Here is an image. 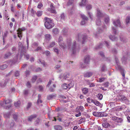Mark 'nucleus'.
<instances>
[{
	"instance_id": "obj_1",
	"label": "nucleus",
	"mask_w": 130,
	"mask_h": 130,
	"mask_svg": "<svg viewBox=\"0 0 130 130\" xmlns=\"http://www.w3.org/2000/svg\"><path fill=\"white\" fill-rule=\"evenodd\" d=\"M71 39L69 38L67 39V46L69 49L72 52L73 54H74L78 52L79 48L78 46H76V41H74L73 43L71 42Z\"/></svg>"
},
{
	"instance_id": "obj_6",
	"label": "nucleus",
	"mask_w": 130,
	"mask_h": 130,
	"mask_svg": "<svg viewBox=\"0 0 130 130\" xmlns=\"http://www.w3.org/2000/svg\"><path fill=\"white\" fill-rule=\"evenodd\" d=\"M117 97L119 100L120 101H123L126 103H128V99L124 95L122 94H119L118 95Z\"/></svg>"
},
{
	"instance_id": "obj_31",
	"label": "nucleus",
	"mask_w": 130,
	"mask_h": 130,
	"mask_svg": "<svg viewBox=\"0 0 130 130\" xmlns=\"http://www.w3.org/2000/svg\"><path fill=\"white\" fill-rule=\"evenodd\" d=\"M81 17L83 19V20H86L87 21L88 20V19L87 17L84 14H81Z\"/></svg>"
},
{
	"instance_id": "obj_60",
	"label": "nucleus",
	"mask_w": 130,
	"mask_h": 130,
	"mask_svg": "<svg viewBox=\"0 0 130 130\" xmlns=\"http://www.w3.org/2000/svg\"><path fill=\"white\" fill-rule=\"evenodd\" d=\"M43 5L41 4V3H40L38 4L37 7L39 8H40Z\"/></svg>"
},
{
	"instance_id": "obj_40",
	"label": "nucleus",
	"mask_w": 130,
	"mask_h": 130,
	"mask_svg": "<svg viewBox=\"0 0 130 130\" xmlns=\"http://www.w3.org/2000/svg\"><path fill=\"white\" fill-rule=\"evenodd\" d=\"M7 67V66L6 64H4L0 66V69L2 70H4Z\"/></svg>"
},
{
	"instance_id": "obj_4",
	"label": "nucleus",
	"mask_w": 130,
	"mask_h": 130,
	"mask_svg": "<svg viewBox=\"0 0 130 130\" xmlns=\"http://www.w3.org/2000/svg\"><path fill=\"white\" fill-rule=\"evenodd\" d=\"M115 59L117 64V66L116 67V68L120 71L122 76L125 77V74L124 73V70L120 66L119 64V61L117 58H116Z\"/></svg>"
},
{
	"instance_id": "obj_63",
	"label": "nucleus",
	"mask_w": 130,
	"mask_h": 130,
	"mask_svg": "<svg viewBox=\"0 0 130 130\" xmlns=\"http://www.w3.org/2000/svg\"><path fill=\"white\" fill-rule=\"evenodd\" d=\"M73 86V84L71 83H70L68 84V88L69 89H70V88L72 87Z\"/></svg>"
},
{
	"instance_id": "obj_35",
	"label": "nucleus",
	"mask_w": 130,
	"mask_h": 130,
	"mask_svg": "<svg viewBox=\"0 0 130 130\" xmlns=\"http://www.w3.org/2000/svg\"><path fill=\"white\" fill-rule=\"evenodd\" d=\"M62 88L64 89H67L68 88V85L66 84H64L62 86Z\"/></svg>"
},
{
	"instance_id": "obj_3",
	"label": "nucleus",
	"mask_w": 130,
	"mask_h": 130,
	"mask_svg": "<svg viewBox=\"0 0 130 130\" xmlns=\"http://www.w3.org/2000/svg\"><path fill=\"white\" fill-rule=\"evenodd\" d=\"M97 16L98 18L104 17V21L106 24H108L110 21L109 18L108 16L105 14L102 13L100 10L98 9H97Z\"/></svg>"
},
{
	"instance_id": "obj_41",
	"label": "nucleus",
	"mask_w": 130,
	"mask_h": 130,
	"mask_svg": "<svg viewBox=\"0 0 130 130\" xmlns=\"http://www.w3.org/2000/svg\"><path fill=\"white\" fill-rule=\"evenodd\" d=\"M96 23L97 25L99 26L101 24V22L100 20L99 19H97L96 21Z\"/></svg>"
},
{
	"instance_id": "obj_29",
	"label": "nucleus",
	"mask_w": 130,
	"mask_h": 130,
	"mask_svg": "<svg viewBox=\"0 0 130 130\" xmlns=\"http://www.w3.org/2000/svg\"><path fill=\"white\" fill-rule=\"evenodd\" d=\"M130 16H128L125 19V22L126 24L128 25L130 23Z\"/></svg>"
},
{
	"instance_id": "obj_56",
	"label": "nucleus",
	"mask_w": 130,
	"mask_h": 130,
	"mask_svg": "<svg viewBox=\"0 0 130 130\" xmlns=\"http://www.w3.org/2000/svg\"><path fill=\"white\" fill-rule=\"evenodd\" d=\"M107 122V119L106 118H103V119L102 124H104V123Z\"/></svg>"
},
{
	"instance_id": "obj_20",
	"label": "nucleus",
	"mask_w": 130,
	"mask_h": 130,
	"mask_svg": "<svg viewBox=\"0 0 130 130\" xmlns=\"http://www.w3.org/2000/svg\"><path fill=\"white\" fill-rule=\"evenodd\" d=\"M12 54V53L10 52H8L6 53L5 55L4 58L5 59L8 58Z\"/></svg>"
},
{
	"instance_id": "obj_14",
	"label": "nucleus",
	"mask_w": 130,
	"mask_h": 130,
	"mask_svg": "<svg viewBox=\"0 0 130 130\" xmlns=\"http://www.w3.org/2000/svg\"><path fill=\"white\" fill-rule=\"evenodd\" d=\"M80 110L81 112L83 111L84 110V107L82 106H80L77 107L76 110V112L78 113Z\"/></svg>"
},
{
	"instance_id": "obj_34",
	"label": "nucleus",
	"mask_w": 130,
	"mask_h": 130,
	"mask_svg": "<svg viewBox=\"0 0 130 130\" xmlns=\"http://www.w3.org/2000/svg\"><path fill=\"white\" fill-rule=\"evenodd\" d=\"M101 70L102 71H105L106 70V66L104 65H103L101 68Z\"/></svg>"
},
{
	"instance_id": "obj_47",
	"label": "nucleus",
	"mask_w": 130,
	"mask_h": 130,
	"mask_svg": "<svg viewBox=\"0 0 130 130\" xmlns=\"http://www.w3.org/2000/svg\"><path fill=\"white\" fill-rule=\"evenodd\" d=\"M10 115V114L9 113H4V116L5 118H8Z\"/></svg>"
},
{
	"instance_id": "obj_51",
	"label": "nucleus",
	"mask_w": 130,
	"mask_h": 130,
	"mask_svg": "<svg viewBox=\"0 0 130 130\" xmlns=\"http://www.w3.org/2000/svg\"><path fill=\"white\" fill-rule=\"evenodd\" d=\"M62 110V108H61L57 107L56 108V110L57 112H58Z\"/></svg>"
},
{
	"instance_id": "obj_15",
	"label": "nucleus",
	"mask_w": 130,
	"mask_h": 130,
	"mask_svg": "<svg viewBox=\"0 0 130 130\" xmlns=\"http://www.w3.org/2000/svg\"><path fill=\"white\" fill-rule=\"evenodd\" d=\"M37 117V116L36 115H31L30 116L28 117V121H31L32 120H33L34 118H35Z\"/></svg>"
},
{
	"instance_id": "obj_54",
	"label": "nucleus",
	"mask_w": 130,
	"mask_h": 130,
	"mask_svg": "<svg viewBox=\"0 0 130 130\" xmlns=\"http://www.w3.org/2000/svg\"><path fill=\"white\" fill-rule=\"evenodd\" d=\"M32 104L30 102H29L28 103L27 106V109H29L31 106Z\"/></svg>"
},
{
	"instance_id": "obj_36",
	"label": "nucleus",
	"mask_w": 130,
	"mask_h": 130,
	"mask_svg": "<svg viewBox=\"0 0 130 130\" xmlns=\"http://www.w3.org/2000/svg\"><path fill=\"white\" fill-rule=\"evenodd\" d=\"M42 54H45L47 56H48L50 54V52L48 51H42Z\"/></svg>"
},
{
	"instance_id": "obj_24",
	"label": "nucleus",
	"mask_w": 130,
	"mask_h": 130,
	"mask_svg": "<svg viewBox=\"0 0 130 130\" xmlns=\"http://www.w3.org/2000/svg\"><path fill=\"white\" fill-rule=\"evenodd\" d=\"M56 96L55 95H49L47 96V99L48 100H50L55 98Z\"/></svg>"
},
{
	"instance_id": "obj_45",
	"label": "nucleus",
	"mask_w": 130,
	"mask_h": 130,
	"mask_svg": "<svg viewBox=\"0 0 130 130\" xmlns=\"http://www.w3.org/2000/svg\"><path fill=\"white\" fill-rule=\"evenodd\" d=\"M37 78V76H33L32 78V81L33 83H34Z\"/></svg>"
},
{
	"instance_id": "obj_38",
	"label": "nucleus",
	"mask_w": 130,
	"mask_h": 130,
	"mask_svg": "<svg viewBox=\"0 0 130 130\" xmlns=\"http://www.w3.org/2000/svg\"><path fill=\"white\" fill-rule=\"evenodd\" d=\"M94 101V100H92L91 98H88L87 99V101L88 102L90 103H93V101Z\"/></svg>"
},
{
	"instance_id": "obj_53",
	"label": "nucleus",
	"mask_w": 130,
	"mask_h": 130,
	"mask_svg": "<svg viewBox=\"0 0 130 130\" xmlns=\"http://www.w3.org/2000/svg\"><path fill=\"white\" fill-rule=\"evenodd\" d=\"M74 0H69L68 1V5L71 4L73 2Z\"/></svg>"
},
{
	"instance_id": "obj_59",
	"label": "nucleus",
	"mask_w": 130,
	"mask_h": 130,
	"mask_svg": "<svg viewBox=\"0 0 130 130\" xmlns=\"http://www.w3.org/2000/svg\"><path fill=\"white\" fill-rule=\"evenodd\" d=\"M88 15H89L90 18L91 20H92L93 19V15L92 14V13L89 12H88Z\"/></svg>"
},
{
	"instance_id": "obj_37",
	"label": "nucleus",
	"mask_w": 130,
	"mask_h": 130,
	"mask_svg": "<svg viewBox=\"0 0 130 130\" xmlns=\"http://www.w3.org/2000/svg\"><path fill=\"white\" fill-rule=\"evenodd\" d=\"M55 44L56 43L55 42L53 41L50 43L49 47H53L55 45Z\"/></svg>"
},
{
	"instance_id": "obj_39",
	"label": "nucleus",
	"mask_w": 130,
	"mask_h": 130,
	"mask_svg": "<svg viewBox=\"0 0 130 130\" xmlns=\"http://www.w3.org/2000/svg\"><path fill=\"white\" fill-rule=\"evenodd\" d=\"M88 81V85H89V87H94L95 86V84L93 83H90L89 82V80Z\"/></svg>"
},
{
	"instance_id": "obj_26",
	"label": "nucleus",
	"mask_w": 130,
	"mask_h": 130,
	"mask_svg": "<svg viewBox=\"0 0 130 130\" xmlns=\"http://www.w3.org/2000/svg\"><path fill=\"white\" fill-rule=\"evenodd\" d=\"M53 34L57 35L59 33L58 30L57 28H54L52 30Z\"/></svg>"
},
{
	"instance_id": "obj_10",
	"label": "nucleus",
	"mask_w": 130,
	"mask_h": 130,
	"mask_svg": "<svg viewBox=\"0 0 130 130\" xmlns=\"http://www.w3.org/2000/svg\"><path fill=\"white\" fill-rule=\"evenodd\" d=\"M128 57V55L126 53L123 54V57L121 59V61L123 63H126Z\"/></svg>"
},
{
	"instance_id": "obj_11",
	"label": "nucleus",
	"mask_w": 130,
	"mask_h": 130,
	"mask_svg": "<svg viewBox=\"0 0 130 130\" xmlns=\"http://www.w3.org/2000/svg\"><path fill=\"white\" fill-rule=\"evenodd\" d=\"M113 21V24L116 26H118L119 27H121V23L120 20L119 19H117L116 21L112 19Z\"/></svg>"
},
{
	"instance_id": "obj_13",
	"label": "nucleus",
	"mask_w": 130,
	"mask_h": 130,
	"mask_svg": "<svg viewBox=\"0 0 130 130\" xmlns=\"http://www.w3.org/2000/svg\"><path fill=\"white\" fill-rule=\"evenodd\" d=\"M18 55L17 54L15 55L14 58H13V59L12 61H9V63L10 64H13L16 62L17 61L18 59Z\"/></svg>"
},
{
	"instance_id": "obj_32",
	"label": "nucleus",
	"mask_w": 130,
	"mask_h": 130,
	"mask_svg": "<svg viewBox=\"0 0 130 130\" xmlns=\"http://www.w3.org/2000/svg\"><path fill=\"white\" fill-rule=\"evenodd\" d=\"M36 14L38 17L40 16L42 14V11H39L36 13Z\"/></svg>"
},
{
	"instance_id": "obj_58",
	"label": "nucleus",
	"mask_w": 130,
	"mask_h": 130,
	"mask_svg": "<svg viewBox=\"0 0 130 130\" xmlns=\"http://www.w3.org/2000/svg\"><path fill=\"white\" fill-rule=\"evenodd\" d=\"M78 113H76L75 114V116L76 117H79L81 115V113L80 111H79V112Z\"/></svg>"
},
{
	"instance_id": "obj_21",
	"label": "nucleus",
	"mask_w": 130,
	"mask_h": 130,
	"mask_svg": "<svg viewBox=\"0 0 130 130\" xmlns=\"http://www.w3.org/2000/svg\"><path fill=\"white\" fill-rule=\"evenodd\" d=\"M87 2V0H82L81 2L79 3V5L81 6H84L86 4Z\"/></svg>"
},
{
	"instance_id": "obj_23",
	"label": "nucleus",
	"mask_w": 130,
	"mask_h": 130,
	"mask_svg": "<svg viewBox=\"0 0 130 130\" xmlns=\"http://www.w3.org/2000/svg\"><path fill=\"white\" fill-rule=\"evenodd\" d=\"M47 10L51 13L54 14H56L57 13L56 11L54 9V8H51V9L48 8Z\"/></svg>"
},
{
	"instance_id": "obj_64",
	"label": "nucleus",
	"mask_w": 130,
	"mask_h": 130,
	"mask_svg": "<svg viewBox=\"0 0 130 130\" xmlns=\"http://www.w3.org/2000/svg\"><path fill=\"white\" fill-rule=\"evenodd\" d=\"M60 67V66L59 65H56L55 67V68L56 70L59 69Z\"/></svg>"
},
{
	"instance_id": "obj_55",
	"label": "nucleus",
	"mask_w": 130,
	"mask_h": 130,
	"mask_svg": "<svg viewBox=\"0 0 130 130\" xmlns=\"http://www.w3.org/2000/svg\"><path fill=\"white\" fill-rule=\"evenodd\" d=\"M39 61L40 63L41 64H42V65L44 66H45V63L44 61H41L40 60H39Z\"/></svg>"
},
{
	"instance_id": "obj_18",
	"label": "nucleus",
	"mask_w": 130,
	"mask_h": 130,
	"mask_svg": "<svg viewBox=\"0 0 130 130\" xmlns=\"http://www.w3.org/2000/svg\"><path fill=\"white\" fill-rule=\"evenodd\" d=\"M54 128L55 130H62V126L59 125L54 126Z\"/></svg>"
},
{
	"instance_id": "obj_42",
	"label": "nucleus",
	"mask_w": 130,
	"mask_h": 130,
	"mask_svg": "<svg viewBox=\"0 0 130 130\" xmlns=\"http://www.w3.org/2000/svg\"><path fill=\"white\" fill-rule=\"evenodd\" d=\"M26 30V28L24 27H22L21 28H19L17 30V31L22 32V31H24Z\"/></svg>"
},
{
	"instance_id": "obj_46",
	"label": "nucleus",
	"mask_w": 130,
	"mask_h": 130,
	"mask_svg": "<svg viewBox=\"0 0 130 130\" xmlns=\"http://www.w3.org/2000/svg\"><path fill=\"white\" fill-rule=\"evenodd\" d=\"M92 6L91 5H88L86 6V9L87 10H90L92 8Z\"/></svg>"
},
{
	"instance_id": "obj_16",
	"label": "nucleus",
	"mask_w": 130,
	"mask_h": 130,
	"mask_svg": "<svg viewBox=\"0 0 130 130\" xmlns=\"http://www.w3.org/2000/svg\"><path fill=\"white\" fill-rule=\"evenodd\" d=\"M90 61V57L89 55L86 56L85 57L84 62L85 63H88Z\"/></svg>"
},
{
	"instance_id": "obj_9",
	"label": "nucleus",
	"mask_w": 130,
	"mask_h": 130,
	"mask_svg": "<svg viewBox=\"0 0 130 130\" xmlns=\"http://www.w3.org/2000/svg\"><path fill=\"white\" fill-rule=\"evenodd\" d=\"M24 47L22 46V49L21 51V55H24L26 57L27 59H28L29 57V55L26 54L25 51H24L23 49H24Z\"/></svg>"
},
{
	"instance_id": "obj_5",
	"label": "nucleus",
	"mask_w": 130,
	"mask_h": 130,
	"mask_svg": "<svg viewBox=\"0 0 130 130\" xmlns=\"http://www.w3.org/2000/svg\"><path fill=\"white\" fill-rule=\"evenodd\" d=\"M58 42L61 48L64 49L66 47V45L64 43L63 41V39L61 36H60L58 39Z\"/></svg>"
},
{
	"instance_id": "obj_50",
	"label": "nucleus",
	"mask_w": 130,
	"mask_h": 130,
	"mask_svg": "<svg viewBox=\"0 0 130 130\" xmlns=\"http://www.w3.org/2000/svg\"><path fill=\"white\" fill-rule=\"evenodd\" d=\"M87 37L86 36H84L83 37V40L82 42V43L83 44L84 43V42L86 40V39Z\"/></svg>"
},
{
	"instance_id": "obj_8",
	"label": "nucleus",
	"mask_w": 130,
	"mask_h": 130,
	"mask_svg": "<svg viewBox=\"0 0 130 130\" xmlns=\"http://www.w3.org/2000/svg\"><path fill=\"white\" fill-rule=\"evenodd\" d=\"M93 115L96 117H103L105 116L104 113L103 112H94L93 113Z\"/></svg>"
},
{
	"instance_id": "obj_7",
	"label": "nucleus",
	"mask_w": 130,
	"mask_h": 130,
	"mask_svg": "<svg viewBox=\"0 0 130 130\" xmlns=\"http://www.w3.org/2000/svg\"><path fill=\"white\" fill-rule=\"evenodd\" d=\"M11 101L9 100H6L3 104L2 105L5 108L7 109L9 108L11 106Z\"/></svg>"
},
{
	"instance_id": "obj_43",
	"label": "nucleus",
	"mask_w": 130,
	"mask_h": 130,
	"mask_svg": "<svg viewBox=\"0 0 130 130\" xmlns=\"http://www.w3.org/2000/svg\"><path fill=\"white\" fill-rule=\"evenodd\" d=\"M18 31V37H19L20 39H21V38H22V36L21 35V34H22V32H20V31Z\"/></svg>"
},
{
	"instance_id": "obj_48",
	"label": "nucleus",
	"mask_w": 130,
	"mask_h": 130,
	"mask_svg": "<svg viewBox=\"0 0 130 130\" xmlns=\"http://www.w3.org/2000/svg\"><path fill=\"white\" fill-rule=\"evenodd\" d=\"M20 104V101H18L15 103L14 105L15 107H18L19 106Z\"/></svg>"
},
{
	"instance_id": "obj_27",
	"label": "nucleus",
	"mask_w": 130,
	"mask_h": 130,
	"mask_svg": "<svg viewBox=\"0 0 130 130\" xmlns=\"http://www.w3.org/2000/svg\"><path fill=\"white\" fill-rule=\"evenodd\" d=\"M109 38L111 40L113 41H116L118 39L115 36H109Z\"/></svg>"
},
{
	"instance_id": "obj_30",
	"label": "nucleus",
	"mask_w": 130,
	"mask_h": 130,
	"mask_svg": "<svg viewBox=\"0 0 130 130\" xmlns=\"http://www.w3.org/2000/svg\"><path fill=\"white\" fill-rule=\"evenodd\" d=\"M123 118H118L117 122V123H122L123 122Z\"/></svg>"
},
{
	"instance_id": "obj_44",
	"label": "nucleus",
	"mask_w": 130,
	"mask_h": 130,
	"mask_svg": "<svg viewBox=\"0 0 130 130\" xmlns=\"http://www.w3.org/2000/svg\"><path fill=\"white\" fill-rule=\"evenodd\" d=\"M23 93L24 95H27L29 93V90L27 89L24 90L23 91Z\"/></svg>"
},
{
	"instance_id": "obj_28",
	"label": "nucleus",
	"mask_w": 130,
	"mask_h": 130,
	"mask_svg": "<svg viewBox=\"0 0 130 130\" xmlns=\"http://www.w3.org/2000/svg\"><path fill=\"white\" fill-rule=\"evenodd\" d=\"M118 118L119 117L116 116H113L111 117V118L112 120L117 123Z\"/></svg>"
},
{
	"instance_id": "obj_25",
	"label": "nucleus",
	"mask_w": 130,
	"mask_h": 130,
	"mask_svg": "<svg viewBox=\"0 0 130 130\" xmlns=\"http://www.w3.org/2000/svg\"><path fill=\"white\" fill-rule=\"evenodd\" d=\"M102 125L103 127L105 128H107L110 126V124L107 122L104 123V124H102Z\"/></svg>"
},
{
	"instance_id": "obj_12",
	"label": "nucleus",
	"mask_w": 130,
	"mask_h": 130,
	"mask_svg": "<svg viewBox=\"0 0 130 130\" xmlns=\"http://www.w3.org/2000/svg\"><path fill=\"white\" fill-rule=\"evenodd\" d=\"M45 39L44 40L45 42H48L51 39V37L50 34H46L45 35Z\"/></svg>"
},
{
	"instance_id": "obj_17",
	"label": "nucleus",
	"mask_w": 130,
	"mask_h": 130,
	"mask_svg": "<svg viewBox=\"0 0 130 130\" xmlns=\"http://www.w3.org/2000/svg\"><path fill=\"white\" fill-rule=\"evenodd\" d=\"M93 103L96 105L98 106L101 107H102V105L99 102L96 100H94V101H93Z\"/></svg>"
},
{
	"instance_id": "obj_19",
	"label": "nucleus",
	"mask_w": 130,
	"mask_h": 130,
	"mask_svg": "<svg viewBox=\"0 0 130 130\" xmlns=\"http://www.w3.org/2000/svg\"><path fill=\"white\" fill-rule=\"evenodd\" d=\"M92 75V73L90 72H89L85 73L84 74V76L85 77H89L91 76Z\"/></svg>"
},
{
	"instance_id": "obj_61",
	"label": "nucleus",
	"mask_w": 130,
	"mask_h": 130,
	"mask_svg": "<svg viewBox=\"0 0 130 130\" xmlns=\"http://www.w3.org/2000/svg\"><path fill=\"white\" fill-rule=\"evenodd\" d=\"M26 85L27 87H31V84L30 82L29 81L27 82L26 83Z\"/></svg>"
},
{
	"instance_id": "obj_52",
	"label": "nucleus",
	"mask_w": 130,
	"mask_h": 130,
	"mask_svg": "<svg viewBox=\"0 0 130 130\" xmlns=\"http://www.w3.org/2000/svg\"><path fill=\"white\" fill-rule=\"evenodd\" d=\"M112 29L113 31V33L114 34H116L117 33V30H116V29L115 28L113 27H112Z\"/></svg>"
},
{
	"instance_id": "obj_2",
	"label": "nucleus",
	"mask_w": 130,
	"mask_h": 130,
	"mask_svg": "<svg viewBox=\"0 0 130 130\" xmlns=\"http://www.w3.org/2000/svg\"><path fill=\"white\" fill-rule=\"evenodd\" d=\"M44 25L45 27L47 29H50L54 26V24L53 20L51 18L45 17L44 19Z\"/></svg>"
},
{
	"instance_id": "obj_33",
	"label": "nucleus",
	"mask_w": 130,
	"mask_h": 130,
	"mask_svg": "<svg viewBox=\"0 0 130 130\" xmlns=\"http://www.w3.org/2000/svg\"><path fill=\"white\" fill-rule=\"evenodd\" d=\"M96 96L99 99L101 100L103 96L101 94L99 93Z\"/></svg>"
},
{
	"instance_id": "obj_49",
	"label": "nucleus",
	"mask_w": 130,
	"mask_h": 130,
	"mask_svg": "<svg viewBox=\"0 0 130 130\" xmlns=\"http://www.w3.org/2000/svg\"><path fill=\"white\" fill-rule=\"evenodd\" d=\"M40 121V119L38 118H37L35 122V125H38Z\"/></svg>"
},
{
	"instance_id": "obj_22",
	"label": "nucleus",
	"mask_w": 130,
	"mask_h": 130,
	"mask_svg": "<svg viewBox=\"0 0 130 130\" xmlns=\"http://www.w3.org/2000/svg\"><path fill=\"white\" fill-rule=\"evenodd\" d=\"M83 93L85 94H87L89 90L88 88H85L82 89Z\"/></svg>"
},
{
	"instance_id": "obj_57",
	"label": "nucleus",
	"mask_w": 130,
	"mask_h": 130,
	"mask_svg": "<svg viewBox=\"0 0 130 130\" xmlns=\"http://www.w3.org/2000/svg\"><path fill=\"white\" fill-rule=\"evenodd\" d=\"M54 51L57 54L59 53V51L58 49L56 48H53Z\"/></svg>"
},
{
	"instance_id": "obj_62",
	"label": "nucleus",
	"mask_w": 130,
	"mask_h": 130,
	"mask_svg": "<svg viewBox=\"0 0 130 130\" xmlns=\"http://www.w3.org/2000/svg\"><path fill=\"white\" fill-rule=\"evenodd\" d=\"M87 21L86 20H82L81 22V24L82 25H83L85 24L86 22Z\"/></svg>"
}]
</instances>
